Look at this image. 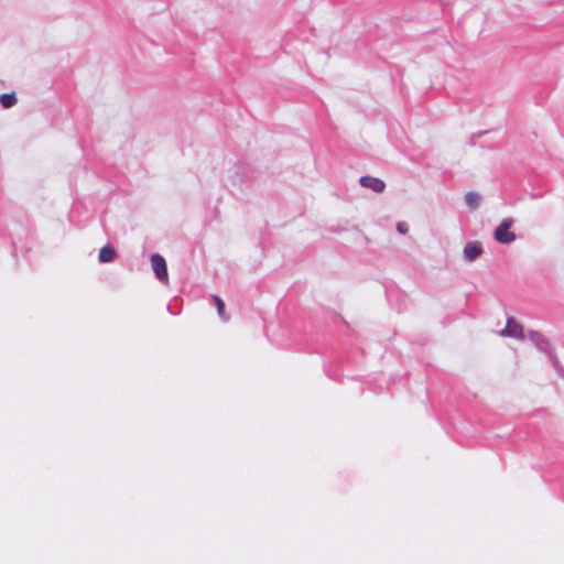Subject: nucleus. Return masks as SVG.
I'll list each match as a JSON object with an SVG mask.
<instances>
[{
  "mask_svg": "<svg viewBox=\"0 0 564 564\" xmlns=\"http://www.w3.org/2000/svg\"><path fill=\"white\" fill-rule=\"evenodd\" d=\"M513 220L510 218L503 219L495 230V239L500 243H511L516 240V234L511 231Z\"/></svg>",
  "mask_w": 564,
  "mask_h": 564,
  "instance_id": "f257e3e1",
  "label": "nucleus"
},
{
  "mask_svg": "<svg viewBox=\"0 0 564 564\" xmlns=\"http://www.w3.org/2000/svg\"><path fill=\"white\" fill-rule=\"evenodd\" d=\"M151 265L155 273V276L161 282L166 283L169 280V274H167V268H166V262H165L164 258L160 254H153L151 257Z\"/></svg>",
  "mask_w": 564,
  "mask_h": 564,
  "instance_id": "f03ea898",
  "label": "nucleus"
},
{
  "mask_svg": "<svg viewBox=\"0 0 564 564\" xmlns=\"http://www.w3.org/2000/svg\"><path fill=\"white\" fill-rule=\"evenodd\" d=\"M501 337H514L522 339L523 338V329L522 326L513 318H508L506 327L499 332Z\"/></svg>",
  "mask_w": 564,
  "mask_h": 564,
  "instance_id": "7ed1b4c3",
  "label": "nucleus"
},
{
  "mask_svg": "<svg viewBox=\"0 0 564 564\" xmlns=\"http://www.w3.org/2000/svg\"><path fill=\"white\" fill-rule=\"evenodd\" d=\"M481 251L479 242H469L464 248V256L468 261H473L480 256Z\"/></svg>",
  "mask_w": 564,
  "mask_h": 564,
  "instance_id": "20e7f679",
  "label": "nucleus"
},
{
  "mask_svg": "<svg viewBox=\"0 0 564 564\" xmlns=\"http://www.w3.org/2000/svg\"><path fill=\"white\" fill-rule=\"evenodd\" d=\"M116 257H117V252H116L115 248L110 245H106L100 249L99 254H98V260L101 263H108V262H112L116 259Z\"/></svg>",
  "mask_w": 564,
  "mask_h": 564,
  "instance_id": "39448f33",
  "label": "nucleus"
},
{
  "mask_svg": "<svg viewBox=\"0 0 564 564\" xmlns=\"http://www.w3.org/2000/svg\"><path fill=\"white\" fill-rule=\"evenodd\" d=\"M360 184L364 187H369L377 193L382 192L386 187L381 178H360Z\"/></svg>",
  "mask_w": 564,
  "mask_h": 564,
  "instance_id": "423d86ee",
  "label": "nucleus"
},
{
  "mask_svg": "<svg viewBox=\"0 0 564 564\" xmlns=\"http://www.w3.org/2000/svg\"><path fill=\"white\" fill-rule=\"evenodd\" d=\"M17 97L12 94H2L0 96V104L4 109H9L17 104Z\"/></svg>",
  "mask_w": 564,
  "mask_h": 564,
  "instance_id": "0eeeda50",
  "label": "nucleus"
},
{
  "mask_svg": "<svg viewBox=\"0 0 564 564\" xmlns=\"http://www.w3.org/2000/svg\"><path fill=\"white\" fill-rule=\"evenodd\" d=\"M213 300L216 304L219 317L224 321H228L229 316L226 314L224 301L218 295H213Z\"/></svg>",
  "mask_w": 564,
  "mask_h": 564,
  "instance_id": "6e6552de",
  "label": "nucleus"
},
{
  "mask_svg": "<svg viewBox=\"0 0 564 564\" xmlns=\"http://www.w3.org/2000/svg\"><path fill=\"white\" fill-rule=\"evenodd\" d=\"M465 200L469 207L476 208L479 205L480 196L477 193H467L465 196Z\"/></svg>",
  "mask_w": 564,
  "mask_h": 564,
  "instance_id": "1a4fd4ad",
  "label": "nucleus"
},
{
  "mask_svg": "<svg viewBox=\"0 0 564 564\" xmlns=\"http://www.w3.org/2000/svg\"><path fill=\"white\" fill-rule=\"evenodd\" d=\"M397 230L401 235H405L409 231V225L404 221H400L397 224Z\"/></svg>",
  "mask_w": 564,
  "mask_h": 564,
  "instance_id": "9d476101",
  "label": "nucleus"
}]
</instances>
